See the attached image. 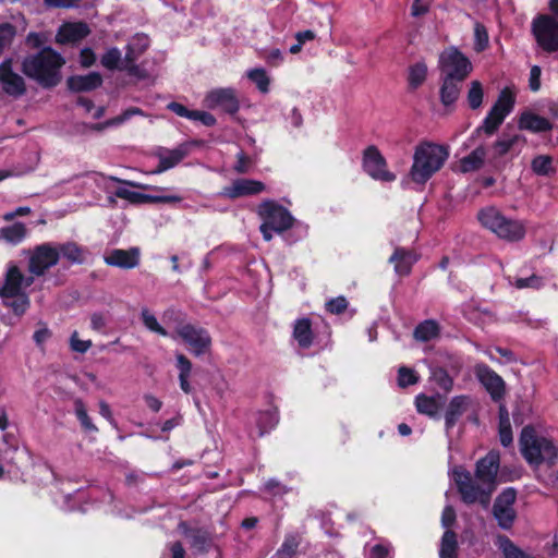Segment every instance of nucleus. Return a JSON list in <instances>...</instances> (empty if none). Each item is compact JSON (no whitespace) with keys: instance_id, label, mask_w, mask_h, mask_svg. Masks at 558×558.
Instances as JSON below:
<instances>
[{"instance_id":"1","label":"nucleus","mask_w":558,"mask_h":558,"mask_svg":"<svg viewBox=\"0 0 558 558\" xmlns=\"http://www.w3.org/2000/svg\"><path fill=\"white\" fill-rule=\"evenodd\" d=\"M500 457L499 453L495 451H489L476 462L475 477L483 485H487V489L476 484L471 473L462 466L453 470V480L461 496V500L464 504L473 505L480 502L484 507L489 504L492 493L496 485Z\"/></svg>"},{"instance_id":"2","label":"nucleus","mask_w":558,"mask_h":558,"mask_svg":"<svg viewBox=\"0 0 558 558\" xmlns=\"http://www.w3.org/2000/svg\"><path fill=\"white\" fill-rule=\"evenodd\" d=\"M64 64L65 60L59 52L51 47H44L23 59L21 71L43 88L50 89L60 84L61 69Z\"/></svg>"},{"instance_id":"3","label":"nucleus","mask_w":558,"mask_h":558,"mask_svg":"<svg viewBox=\"0 0 558 558\" xmlns=\"http://www.w3.org/2000/svg\"><path fill=\"white\" fill-rule=\"evenodd\" d=\"M448 157V148L444 145L428 141L418 143L409 171L410 179L416 184L424 185L444 167Z\"/></svg>"},{"instance_id":"4","label":"nucleus","mask_w":558,"mask_h":558,"mask_svg":"<svg viewBox=\"0 0 558 558\" xmlns=\"http://www.w3.org/2000/svg\"><path fill=\"white\" fill-rule=\"evenodd\" d=\"M520 444L522 456L530 464H556L558 447L550 439L536 435L532 427L526 426L522 429Z\"/></svg>"},{"instance_id":"5","label":"nucleus","mask_w":558,"mask_h":558,"mask_svg":"<svg viewBox=\"0 0 558 558\" xmlns=\"http://www.w3.org/2000/svg\"><path fill=\"white\" fill-rule=\"evenodd\" d=\"M477 218L483 227L496 233L500 239L517 242L525 236L526 229L522 221L505 217L495 207L481 209Z\"/></svg>"},{"instance_id":"6","label":"nucleus","mask_w":558,"mask_h":558,"mask_svg":"<svg viewBox=\"0 0 558 558\" xmlns=\"http://www.w3.org/2000/svg\"><path fill=\"white\" fill-rule=\"evenodd\" d=\"M440 76L464 82L473 66L470 59L458 48L450 47L439 56Z\"/></svg>"},{"instance_id":"7","label":"nucleus","mask_w":558,"mask_h":558,"mask_svg":"<svg viewBox=\"0 0 558 558\" xmlns=\"http://www.w3.org/2000/svg\"><path fill=\"white\" fill-rule=\"evenodd\" d=\"M256 213L262 221L269 225L278 234L290 230L295 223V218L289 209L274 199L263 201Z\"/></svg>"},{"instance_id":"8","label":"nucleus","mask_w":558,"mask_h":558,"mask_svg":"<svg viewBox=\"0 0 558 558\" xmlns=\"http://www.w3.org/2000/svg\"><path fill=\"white\" fill-rule=\"evenodd\" d=\"M537 45L546 52L558 51V20L549 14L536 15L531 25Z\"/></svg>"},{"instance_id":"9","label":"nucleus","mask_w":558,"mask_h":558,"mask_svg":"<svg viewBox=\"0 0 558 558\" xmlns=\"http://www.w3.org/2000/svg\"><path fill=\"white\" fill-rule=\"evenodd\" d=\"M362 169L375 181L390 183L397 175L388 169V163L377 146H367L362 154Z\"/></svg>"},{"instance_id":"10","label":"nucleus","mask_w":558,"mask_h":558,"mask_svg":"<svg viewBox=\"0 0 558 558\" xmlns=\"http://www.w3.org/2000/svg\"><path fill=\"white\" fill-rule=\"evenodd\" d=\"M175 335L191 349V352L201 356L209 351L211 337L207 329L193 324H182L175 328Z\"/></svg>"},{"instance_id":"11","label":"nucleus","mask_w":558,"mask_h":558,"mask_svg":"<svg viewBox=\"0 0 558 558\" xmlns=\"http://www.w3.org/2000/svg\"><path fill=\"white\" fill-rule=\"evenodd\" d=\"M59 259L60 252L52 243L36 245L28 260V271L37 277L44 276L48 269L59 263Z\"/></svg>"},{"instance_id":"12","label":"nucleus","mask_w":558,"mask_h":558,"mask_svg":"<svg viewBox=\"0 0 558 558\" xmlns=\"http://www.w3.org/2000/svg\"><path fill=\"white\" fill-rule=\"evenodd\" d=\"M476 379L489 393L495 402L501 401L506 396V383L500 375L485 363H477L474 366Z\"/></svg>"},{"instance_id":"13","label":"nucleus","mask_w":558,"mask_h":558,"mask_svg":"<svg viewBox=\"0 0 558 558\" xmlns=\"http://www.w3.org/2000/svg\"><path fill=\"white\" fill-rule=\"evenodd\" d=\"M0 85L2 90L13 98H20L26 93L25 80L13 71L11 58L0 63Z\"/></svg>"},{"instance_id":"14","label":"nucleus","mask_w":558,"mask_h":558,"mask_svg":"<svg viewBox=\"0 0 558 558\" xmlns=\"http://www.w3.org/2000/svg\"><path fill=\"white\" fill-rule=\"evenodd\" d=\"M205 104L209 109L220 108L228 114H235L240 110V102L233 88H215L205 96Z\"/></svg>"},{"instance_id":"15","label":"nucleus","mask_w":558,"mask_h":558,"mask_svg":"<svg viewBox=\"0 0 558 558\" xmlns=\"http://www.w3.org/2000/svg\"><path fill=\"white\" fill-rule=\"evenodd\" d=\"M114 195L119 198L126 199L131 204L140 205V204H178L182 202V196L180 195H151L144 194L140 192L130 191L124 187H119L116 190Z\"/></svg>"},{"instance_id":"16","label":"nucleus","mask_w":558,"mask_h":558,"mask_svg":"<svg viewBox=\"0 0 558 558\" xmlns=\"http://www.w3.org/2000/svg\"><path fill=\"white\" fill-rule=\"evenodd\" d=\"M179 530L189 539V545L194 554L204 555L208 553L213 544L210 533L203 527H191L186 522L179 524Z\"/></svg>"},{"instance_id":"17","label":"nucleus","mask_w":558,"mask_h":558,"mask_svg":"<svg viewBox=\"0 0 558 558\" xmlns=\"http://www.w3.org/2000/svg\"><path fill=\"white\" fill-rule=\"evenodd\" d=\"M266 186L262 181L253 179H236L231 185L225 186L221 191V195L235 199L243 196L257 195L265 191Z\"/></svg>"},{"instance_id":"18","label":"nucleus","mask_w":558,"mask_h":558,"mask_svg":"<svg viewBox=\"0 0 558 558\" xmlns=\"http://www.w3.org/2000/svg\"><path fill=\"white\" fill-rule=\"evenodd\" d=\"M418 258L420 255L414 250L397 246L388 262L393 264L395 272L399 277H408Z\"/></svg>"},{"instance_id":"19","label":"nucleus","mask_w":558,"mask_h":558,"mask_svg":"<svg viewBox=\"0 0 558 558\" xmlns=\"http://www.w3.org/2000/svg\"><path fill=\"white\" fill-rule=\"evenodd\" d=\"M90 33L88 25L84 22L63 23L56 35V43L60 45L77 44Z\"/></svg>"},{"instance_id":"20","label":"nucleus","mask_w":558,"mask_h":558,"mask_svg":"<svg viewBox=\"0 0 558 558\" xmlns=\"http://www.w3.org/2000/svg\"><path fill=\"white\" fill-rule=\"evenodd\" d=\"M104 260L108 266L132 269L140 264V250L137 247L114 248L105 256Z\"/></svg>"},{"instance_id":"21","label":"nucleus","mask_w":558,"mask_h":558,"mask_svg":"<svg viewBox=\"0 0 558 558\" xmlns=\"http://www.w3.org/2000/svg\"><path fill=\"white\" fill-rule=\"evenodd\" d=\"M189 153L190 145L187 143H182L173 149L161 148L157 154L159 161L155 173H161L174 168L189 155Z\"/></svg>"},{"instance_id":"22","label":"nucleus","mask_w":558,"mask_h":558,"mask_svg":"<svg viewBox=\"0 0 558 558\" xmlns=\"http://www.w3.org/2000/svg\"><path fill=\"white\" fill-rule=\"evenodd\" d=\"M471 404V398L465 395L453 397L445 411V428L447 432L451 430L460 420V417L468 411Z\"/></svg>"},{"instance_id":"23","label":"nucleus","mask_w":558,"mask_h":558,"mask_svg":"<svg viewBox=\"0 0 558 558\" xmlns=\"http://www.w3.org/2000/svg\"><path fill=\"white\" fill-rule=\"evenodd\" d=\"M102 76L98 72H89L85 75H71L66 80V87L73 93L92 92L102 85Z\"/></svg>"},{"instance_id":"24","label":"nucleus","mask_w":558,"mask_h":558,"mask_svg":"<svg viewBox=\"0 0 558 558\" xmlns=\"http://www.w3.org/2000/svg\"><path fill=\"white\" fill-rule=\"evenodd\" d=\"M416 411L434 420L440 418V412L444 408L442 397L440 395L427 396L420 393L415 397Z\"/></svg>"},{"instance_id":"25","label":"nucleus","mask_w":558,"mask_h":558,"mask_svg":"<svg viewBox=\"0 0 558 558\" xmlns=\"http://www.w3.org/2000/svg\"><path fill=\"white\" fill-rule=\"evenodd\" d=\"M24 276L16 265L11 266L5 275L4 284L0 288V296L2 299H10L23 289Z\"/></svg>"},{"instance_id":"26","label":"nucleus","mask_w":558,"mask_h":558,"mask_svg":"<svg viewBox=\"0 0 558 558\" xmlns=\"http://www.w3.org/2000/svg\"><path fill=\"white\" fill-rule=\"evenodd\" d=\"M518 126L520 130H526L533 133H543L553 130V124L548 119L531 111L521 113Z\"/></svg>"},{"instance_id":"27","label":"nucleus","mask_w":558,"mask_h":558,"mask_svg":"<svg viewBox=\"0 0 558 558\" xmlns=\"http://www.w3.org/2000/svg\"><path fill=\"white\" fill-rule=\"evenodd\" d=\"M441 85L439 88L440 102L445 107L452 106L460 96L462 83L452 78L440 76Z\"/></svg>"},{"instance_id":"28","label":"nucleus","mask_w":558,"mask_h":558,"mask_svg":"<svg viewBox=\"0 0 558 558\" xmlns=\"http://www.w3.org/2000/svg\"><path fill=\"white\" fill-rule=\"evenodd\" d=\"M293 338L302 349H308L314 341L312 322L307 317L299 318L293 326Z\"/></svg>"},{"instance_id":"29","label":"nucleus","mask_w":558,"mask_h":558,"mask_svg":"<svg viewBox=\"0 0 558 558\" xmlns=\"http://www.w3.org/2000/svg\"><path fill=\"white\" fill-rule=\"evenodd\" d=\"M302 543V536L298 532L287 533L280 547L269 558H294Z\"/></svg>"},{"instance_id":"30","label":"nucleus","mask_w":558,"mask_h":558,"mask_svg":"<svg viewBox=\"0 0 558 558\" xmlns=\"http://www.w3.org/2000/svg\"><path fill=\"white\" fill-rule=\"evenodd\" d=\"M175 367L179 371L180 388L184 393L190 395L193 391V388L189 380L193 367L192 362L182 353L175 354Z\"/></svg>"},{"instance_id":"31","label":"nucleus","mask_w":558,"mask_h":558,"mask_svg":"<svg viewBox=\"0 0 558 558\" xmlns=\"http://www.w3.org/2000/svg\"><path fill=\"white\" fill-rule=\"evenodd\" d=\"M26 235L27 228L25 223L20 221L0 228V239L11 245H17L22 243Z\"/></svg>"},{"instance_id":"32","label":"nucleus","mask_w":558,"mask_h":558,"mask_svg":"<svg viewBox=\"0 0 558 558\" xmlns=\"http://www.w3.org/2000/svg\"><path fill=\"white\" fill-rule=\"evenodd\" d=\"M485 157L486 148L483 145H480L460 160L461 171L466 173L480 170L484 165Z\"/></svg>"},{"instance_id":"33","label":"nucleus","mask_w":558,"mask_h":558,"mask_svg":"<svg viewBox=\"0 0 558 558\" xmlns=\"http://www.w3.org/2000/svg\"><path fill=\"white\" fill-rule=\"evenodd\" d=\"M458 535L453 530H446L440 539L439 558H458Z\"/></svg>"},{"instance_id":"34","label":"nucleus","mask_w":558,"mask_h":558,"mask_svg":"<svg viewBox=\"0 0 558 558\" xmlns=\"http://www.w3.org/2000/svg\"><path fill=\"white\" fill-rule=\"evenodd\" d=\"M515 95L509 87H505L490 110L506 118L514 108Z\"/></svg>"},{"instance_id":"35","label":"nucleus","mask_w":558,"mask_h":558,"mask_svg":"<svg viewBox=\"0 0 558 558\" xmlns=\"http://www.w3.org/2000/svg\"><path fill=\"white\" fill-rule=\"evenodd\" d=\"M505 119L506 118H504L501 114H498L489 109L482 124L474 130L473 136L480 135L482 133L487 136L494 135L504 123Z\"/></svg>"},{"instance_id":"36","label":"nucleus","mask_w":558,"mask_h":558,"mask_svg":"<svg viewBox=\"0 0 558 558\" xmlns=\"http://www.w3.org/2000/svg\"><path fill=\"white\" fill-rule=\"evenodd\" d=\"M439 333L438 323L433 319H426L415 327L413 336L417 341L427 342L437 338Z\"/></svg>"},{"instance_id":"37","label":"nucleus","mask_w":558,"mask_h":558,"mask_svg":"<svg viewBox=\"0 0 558 558\" xmlns=\"http://www.w3.org/2000/svg\"><path fill=\"white\" fill-rule=\"evenodd\" d=\"M427 77V65L424 61H418L409 66L408 85L410 90L417 89Z\"/></svg>"},{"instance_id":"38","label":"nucleus","mask_w":558,"mask_h":558,"mask_svg":"<svg viewBox=\"0 0 558 558\" xmlns=\"http://www.w3.org/2000/svg\"><path fill=\"white\" fill-rule=\"evenodd\" d=\"M278 413L276 410H266L257 413L256 425L258 428L257 436L263 437L278 424Z\"/></svg>"},{"instance_id":"39","label":"nucleus","mask_w":558,"mask_h":558,"mask_svg":"<svg viewBox=\"0 0 558 558\" xmlns=\"http://www.w3.org/2000/svg\"><path fill=\"white\" fill-rule=\"evenodd\" d=\"M60 256L72 264H82L84 262L83 248L75 242H65L57 246Z\"/></svg>"},{"instance_id":"40","label":"nucleus","mask_w":558,"mask_h":558,"mask_svg":"<svg viewBox=\"0 0 558 558\" xmlns=\"http://www.w3.org/2000/svg\"><path fill=\"white\" fill-rule=\"evenodd\" d=\"M3 304L11 308L14 315L21 317L23 316L31 306V300L25 292H20L15 296H10V299H3Z\"/></svg>"},{"instance_id":"41","label":"nucleus","mask_w":558,"mask_h":558,"mask_svg":"<svg viewBox=\"0 0 558 558\" xmlns=\"http://www.w3.org/2000/svg\"><path fill=\"white\" fill-rule=\"evenodd\" d=\"M74 413H75L76 418L78 420L82 428L85 432H92V433L98 432L97 426L93 423L92 418L89 417V415L87 413V409H86L84 401L80 398L74 400Z\"/></svg>"},{"instance_id":"42","label":"nucleus","mask_w":558,"mask_h":558,"mask_svg":"<svg viewBox=\"0 0 558 558\" xmlns=\"http://www.w3.org/2000/svg\"><path fill=\"white\" fill-rule=\"evenodd\" d=\"M101 65L109 70H120L124 64L122 63V53L117 47L108 49L100 58Z\"/></svg>"},{"instance_id":"43","label":"nucleus","mask_w":558,"mask_h":558,"mask_svg":"<svg viewBox=\"0 0 558 558\" xmlns=\"http://www.w3.org/2000/svg\"><path fill=\"white\" fill-rule=\"evenodd\" d=\"M492 512L498 526L502 530H510L517 519V511L514 509L493 508Z\"/></svg>"},{"instance_id":"44","label":"nucleus","mask_w":558,"mask_h":558,"mask_svg":"<svg viewBox=\"0 0 558 558\" xmlns=\"http://www.w3.org/2000/svg\"><path fill=\"white\" fill-rule=\"evenodd\" d=\"M520 138L521 136L519 134L512 136H507L504 134L493 145V149L495 151L496 157H502L507 155Z\"/></svg>"},{"instance_id":"45","label":"nucleus","mask_w":558,"mask_h":558,"mask_svg":"<svg viewBox=\"0 0 558 558\" xmlns=\"http://www.w3.org/2000/svg\"><path fill=\"white\" fill-rule=\"evenodd\" d=\"M247 77L257 86L259 92L264 94L269 92L270 80L264 69H252L248 71Z\"/></svg>"},{"instance_id":"46","label":"nucleus","mask_w":558,"mask_h":558,"mask_svg":"<svg viewBox=\"0 0 558 558\" xmlns=\"http://www.w3.org/2000/svg\"><path fill=\"white\" fill-rule=\"evenodd\" d=\"M517 490L513 487L505 488L495 499L493 508L514 509Z\"/></svg>"},{"instance_id":"47","label":"nucleus","mask_w":558,"mask_h":558,"mask_svg":"<svg viewBox=\"0 0 558 558\" xmlns=\"http://www.w3.org/2000/svg\"><path fill=\"white\" fill-rule=\"evenodd\" d=\"M483 86L478 81H472L468 92V102L472 110L478 109L483 104Z\"/></svg>"},{"instance_id":"48","label":"nucleus","mask_w":558,"mask_h":558,"mask_svg":"<svg viewBox=\"0 0 558 558\" xmlns=\"http://www.w3.org/2000/svg\"><path fill=\"white\" fill-rule=\"evenodd\" d=\"M500 548L505 558H530L521 548H519L510 538L507 536L500 537Z\"/></svg>"},{"instance_id":"49","label":"nucleus","mask_w":558,"mask_h":558,"mask_svg":"<svg viewBox=\"0 0 558 558\" xmlns=\"http://www.w3.org/2000/svg\"><path fill=\"white\" fill-rule=\"evenodd\" d=\"M553 159L547 155L536 156L531 163L532 170L537 175H548L551 169Z\"/></svg>"},{"instance_id":"50","label":"nucleus","mask_w":558,"mask_h":558,"mask_svg":"<svg viewBox=\"0 0 558 558\" xmlns=\"http://www.w3.org/2000/svg\"><path fill=\"white\" fill-rule=\"evenodd\" d=\"M141 317L144 326L150 331H154L162 337L169 336L168 331L158 323L157 318L150 314L148 310H143Z\"/></svg>"},{"instance_id":"51","label":"nucleus","mask_w":558,"mask_h":558,"mask_svg":"<svg viewBox=\"0 0 558 558\" xmlns=\"http://www.w3.org/2000/svg\"><path fill=\"white\" fill-rule=\"evenodd\" d=\"M474 38H475L474 49L477 52H482L488 47V41H489L488 33H487L486 27L483 24H481V23L475 24Z\"/></svg>"},{"instance_id":"52","label":"nucleus","mask_w":558,"mask_h":558,"mask_svg":"<svg viewBox=\"0 0 558 558\" xmlns=\"http://www.w3.org/2000/svg\"><path fill=\"white\" fill-rule=\"evenodd\" d=\"M432 378L444 390H450L452 388L453 380L442 367L434 368L432 371Z\"/></svg>"},{"instance_id":"53","label":"nucleus","mask_w":558,"mask_h":558,"mask_svg":"<svg viewBox=\"0 0 558 558\" xmlns=\"http://www.w3.org/2000/svg\"><path fill=\"white\" fill-rule=\"evenodd\" d=\"M15 36V28L9 23L0 24V57L9 47Z\"/></svg>"},{"instance_id":"54","label":"nucleus","mask_w":558,"mask_h":558,"mask_svg":"<svg viewBox=\"0 0 558 558\" xmlns=\"http://www.w3.org/2000/svg\"><path fill=\"white\" fill-rule=\"evenodd\" d=\"M418 381L415 372L409 367L401 366L398 371V385L401 388H407Z\"/></svg>"},{"instance_id":"55","label":"nucleus","mask_w":558,"mask_h":558,"mask_svg":"<svg viewBox=\"0 0 558 558\" xmlns=\"http://www.w3.org/2000/svg\"><path fill=\"white\" fill-rule=\"evenodd\" d=\"M348 305L349 303L347 299L340 295L329 300L326 303V311L329 312L330 314L340 315L347 311Z\"/></svg>"},{"instance_id":"56","label":"nucleus","mask_w":558,"mask_h":558,"mask_svg":"<svg viewBox=\"0 0 558 558\" xmlns=\"http://www.w3.org/2000/svg\"><path fill=\"white\" fill-rule=\"evenodd\" d=\"M514 287L517 289L532 288L537 290L543 287V279L536 275H532L527 278H518L514 282Z\"/></svg>"},{"instance_id":"57","label":"nucleus","mask_w":558,"mask_h":558,"mask_svg":"<svg viewBox=\"0 0 558 558\" xmlns=\"http://www.w3.org/2000/svg\"><path fill=\"white\" fill-rule=\"evenodd\" d=\"M498 432H499V440L500 444L504 447H508L512 444L513 436H512V428L511 423L509 422H499L498 424Z\"/></svg>"},{"instance_id":"58","label":"nucleus","mask_w":558,"mask_h":558,"mask_svg":"<svg viewBox=\"0 0 558 558\" xmlns=\"http://www.w3.org/2000/svg\"><path fill=\"white\" fill-rule=\"evenodd\" d=\"M252 166V159L243 150L236 154V162L233 167L234 171L240 174L247 173Z\"/></svg>"},{"instance_id":"59","label":"nucleus","mask_w":558,"mask_h":558,"mask_svg":"<svg viewBox=\"0 0 558 558\" xmlns=\"http://www.w3.org/2000/svg\"><path fill=\"white\" fill-rule=\"evenodd\" d=\"M134 116H144V112L138 107H130V108L125 109L124 111H122L119 116L113 117L112 119H113L116 125H120V124L126 122L128 120H130Z\"/></svg>"},{"instance_id":"60","label":"nucleus","mask_w":558,"mask_h":558,"mask_svg":"<svg viewBox=\"0 0 558 558\" xmlns=\"http://www.w3.org/2000/svg\"><path fill=\"white\" fill-rule=\"evenodd\" d=\"M456 520L457 514L454 508L450 505L446 506L441 513V525L446 530H451L450 527L456 523Z\"/></svg>"},{"instance_id":"61","label":"nucleus","mask_w":558,"mask_h":558,"mask_svg":"<svg viewBox=\"0 0 558 558\" xmlns=\"http://www.w3.org/2000/svg\"><path fill=\"white\" fill-rule=\"evenodd\" d=\"M167 109L170 110L171 112L175 113L177 116H179L181 118L189 119V120L192 119V116L194 112V110H191L187 107H185L184 105L177 102V101L169 102L167 105Z\"/></svg>"},{"instance_id":"62","label":"nucleus","mask_w":558,"mask_h":558,"mask_svg":"<svg viewBox=\"0 0 558 558\" xmlns=\"http://www.w3.org/2000/svg\"><path fill=\"white\" fill-rule=\"evenodd\" d=\"M71 349L78 353H85L92 347L90 340H80L77 338V332L74 331L71 336Z\"/></svg>"},{"instance_id":"63","label":"nucleus","mask_w":558,"mask_h":558,"mask_svg":"<svg viewBox=\"0 0 558 558\" xmlns=\"http://www.w3.org/2000/svg\"><path fill=\"white\" fill-rule=\"evenodd\" d=\"M39 325H41L43 327L37 329L34 335H33V339L35 341V343L37 344V347H43L44 343L51 338L52 336V332L50 331V329L46 326L45 323H39Z\"/></svg>"},{"instance_id":"64","label":"nucleus","mask_w":558,"mask_h":558,"mask_svg":"<svg viewBox=\"0 0 558 558\" xmlns=\"http://www.w3.org/2000/svg\"><path fill=\"white\" fill-rule=\"evenodd\" d=\"M191 120L199 121L205 126H214L217 123L216 118L211 113L206 112V111H201V110H194Z\"/></svg>"}]
</instances>
